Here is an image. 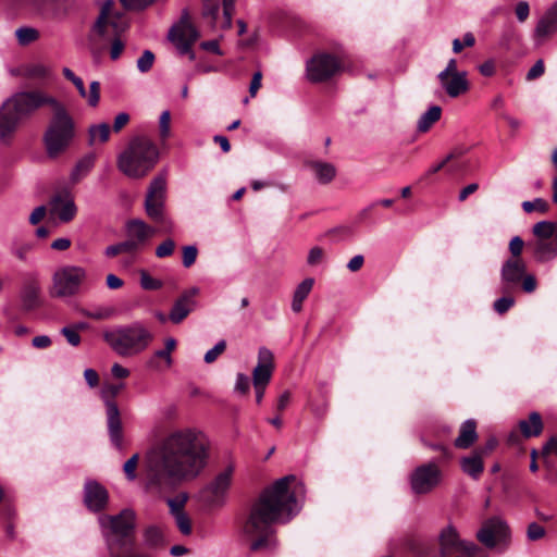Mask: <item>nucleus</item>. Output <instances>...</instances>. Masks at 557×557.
Returning <instances> with one entry per match:
<instances>
[{
  "instance_id": "f257e3e1",
  "label": "nucleus",
  "mask_w": 557,
  "mask_h": 557,
  "mask_svg": "<svg viewBox=\"0 0 557 557\" xmlns=\"http://www.w3.org/2000/svg\"><path fill=\"white\" fill-rule=\"evenodd\" d=\"M207 457L201 433L191 430L173 432L145 456L141 482L146 492L161 495L184 480L196 478L205 468Z\"/></svg>"
},
{
  "instance_id": "f03ea898",
  "label": "nucleus",
  "mask_w": 557,
  "mask_h": 557,
  "mask_svg": "<svg viewBox=\"0 0 557 557\" xmlns=\"http://www.w3.org/2000/svg\"><path fill=\"white\" fill-rule=\"evenodd\" d=\"M45 104L53 113L44 133L42 141L49 158L64 153L75 138V122L64 106L40 91H21L7 99L0 107V138L10 139L20 125Z\"/></svg>"
},
{
  "instance_id": "7ed1b4c3",
  "label": "nucleus",
  "mask_w": 557,
  "mask_h": 557,
  "mask_svg": "<svg viewBox=\"0 0 557 557\" xmlns=\"http://www.w3.org/2000/svg\"><path fill=\"white\" fill-rule=\"evenodd\" d=\"M293 475L276 480L262 490L251 503L242 521V532L249 542V550L258 553L273 550L276 547L274 524L290 520L296 495L290 491Z\"/></svg>"
},
{
  "instance_id": "20e7f679",
  "label": "nucleus",
  "mask_w": 557,
  "mask_h": 557,
  "mask_svg": "<svg viewBox=\"0 0 557 557\" xmlns=\"http://www.w3.org/2000/svg\"><path fill=\"white\" fill-rule=\"evenodd\" d=\"M101 523L109 557H147L136 548L133 510L123 509L117 515L107 516Z\"/></svg>"
},
{
  "instance_id": "39448f33",
  "label": "nucleus",
  "mask_w": 557,
  "mask_h": 557,
  "mask_svg": "<svg viewBox=\"0 0 557 557\" xmlns=\"http://www.w3.org/2000/svg\"><path fill=\"white\" fill-rule=\"evenodd\" d=\"M160 150L157 144L147 136L133 137L116 158V168L126 177L141 180L157 165Z\"/></svg>"
},
{
  "instance_id": "423d86ee",
  "label": "nucleus",
  "mask_w": 557,
  "mask_h": 557,
  "mask_svg": "<svg viewBox=\"0 0 557 557\" xmlns=\"http://www.w3.org/2000/svg\"><path fill=\"white\" fill-rule=\"evenodd\" d=\"M129 20L122 11L114 10L112 0L106 1L92 26V33L101 40L111 41L110 58L117 60L125 47L122 35L128 29Z\"/></svg>"
},
{
  "instance_id": "0eeeda50",
  "label": "nucleus",
  "mask_w": 557,
  "mask_h": 557,
  "mask_svg": "<svg viewBox=\"0 0 557 557\" xmlns=\"http://www.w3.org/2000/svg\"><path fill=\"white\" fill-rule=\"evenodd\" d=\"M103 341L120 356L129 357L144 351L152 342V333L135 322L103 332Z\"/></svg>"
},
{
  "instance_id": "6e6552de",
  "label": "nucleus",
  "mask_w": 557,
  "mask_h": 557,
  "mask_svg": "<svg viewBox=\"0 0 557 557\" xmlns=\"http://www.w3.org/2000/svg\"><path fill=\"white\" fill-rule=\"evenodd\" d=\"M534 239L527 248L536 262L545 263L557 257V222L541 221L533 225Z\"/></svg>"
},
{
  "instance_id": "1a4fd4ad",
  "label": "nucleus",
  "mask_w": 557,
  "mask_h": 557,
  "mask_svg": "<svg viewBox=\"0 0 557 557\" xmlns=\"http://www.w3.org/2000/svg\"><path fill=\"white\" fill-rule=\"evenodd\" d=\"M343 53L315 52L307 62V77L311 83H324L344 70Z\"/></svg>"
},
{
  "instance_id": "9d476101",
  "label": "nucleus",
  "mask_w": 557,
  "mask_h": 557,
  "mask_svg": "<svg viewBox=\"0 0 557 557\" xmlns=\"http://www.w3.org/2000/svg\"><path fill=\"white\" fill-rule=\"evenodd\" d=\"M502 292L510 294L518 285L524 293H533L537 281L533 274L527 273V264L521 258H509L502 267Z\"/></svg>"
},
{
  "instance_id": "9b49d317",
  "label": "nucleus",
  "mask_w": 557,
  "mask_h": 557,
  "mask_svg": "<svg viewBox=\"0 0 557 557\" xmlns=\"http://www.w3.org/2000/svg\"><path fill=\"white\" fill-rule=\"evenodd\" d=\"M199 36V32L190 21L189 10L184 9L180 21L169 32V39L175 44L182 54H187L189 60L194 61L196 54L193 51V45Z\"/></svg>"
},
{
  "instance_id": "f8f14e48",
  "label": "nucleus",
  "mask_w": 557,
  "mask_h": 557,
  "mask_svg": "<svg viewBox=\"0 0 557 557\" xmlns=\"http://www.w3.org/2000/svg\"><path fill=\"white\" fill-rule=\"evenodd\" d=\"M86 276V270L81 267L67 265L61 268L53 275L51 295L53 297H71L76 295Z\"/></svg>"
},
{
  "instance_id": "ddd939ff",
  "label": "nucleus",
  "mask_w": 557,
  "mask_h": 557,
  "mask_svg": "<svg viewBox=\"0 0 557 557\" xmlns=\"http://www.w3.org/2000/svg\"><path fill=\"white\" fill-rule=\"evenodd\" d=\"M235 466L228 463L201 491L202 500L210 507H221L225 503L227 491L231 487Z\"/></svg>"
},
{
  "instance_id": "4468645a",
  "label": "nucleus",
  "mask_w": 557,
  "mask_h": 557,
  "mask_svg": "<svg viewBox=\"0 0 557 557\" xmlns=\"http://www.w3.org/2000/svg\"><path fill=\"white\" fill-rule=\"evenodd\" d=\"M410 486L416 495H425L435 490L443 481V471L433 462L418 466L410 474Z\"/></svg>"
},
{
  "instance_id": "2eb2a0df",
  "label": "nucleus",
  "mask_w": 557,
  "mask_h": 557,
  "mask_svg": "<svg viewBox=\"0 0 557 557\" xmlns=\"http://www.w3.org/2000/svg\"><path fill=\"white\" fill-rule=\"evenodd\" d=\"M478 541L486 548H495L498 545L507 547L510 542V529L499 517H492L482 523L476 533Z\"/></svg>"
},
{
  "instance_id": "dca6fc26",
  "label": "nucleus",
  "mask_w": 557,
  "mask_h": 557,
  "mask_svg": "<svg viewBox=\"0 0 557 557\" xmlns=\"http://www.w3.org/2000/svg\"><path fill=\"white\" fill-rule=\"evenodd\" d=\"M165 197V178L159 175L151 181L145 199V210L147 215L159 224H163L164 222Z\"/></svg>"
},
{
  "instance_id": "f3484780",
  "label": "nucleus",
  "mask_w": 557,
  "mask_h": 557,
  "mask_svg": "<svg viewBox=\"0 0 557 557\" xmlns=\"http://www.w3.org/2000/svg\"><path fill=\"white\" fill-rule=\"evenodd\" d=\"M438 544L441 557H451L457 553L473 555L480 550V546L475 543L462 541L453 525H447L441 531Z\"/></svg>"
},
{
  "instance_id": "a211bd4d",
  "label": "nucleus",
  "mask_w": 557,
  "mask_h": 557,
  "mask_svg": "<svg viewBox=\"0 0 557 557\" xmlns=\"http://www.w3.org/2000/svg\"><path fill=\"white\" fill-rule=\"evenodd\" d=\"M518 428L512 430L508 435V443L510 445H518L522 438L537 437L542 434L544 423L542 416L533 411L527 419H521L518 422Z\"/></svg>"
},
{
  "instance_id": "6ab92c4d",
  "label": "nucleus",
  "mask_w": 557,
  "mask_h": 557,
  "mask_svg": "<svg viewBox=\"0 0 557 557\" xmlns=\"http://www.w3.org/2000/svg\"><path fill=\"white\" fill-rule=\"evenodd\" d=\"M198 287L185 289L174 301L170 312L169 321L173 324H181L195 309Z\"/></svg>"
},
{
  "instance_id": "aec40b11",
  "label": "nucleus",
  "mask_w": 557,
  "mask_h": 557,
  "mask_svg": "<svg viewBox=\"0 0 557 557\" xmlns=\"http://www.w3.org/2000/svg\"><path fill=\"white\" fill-rule=\"evenodd\" d=\"M275 369L274 355L267 347L258 351V362L252 370V384L268 386Z\"/></svg>"
},
{
  "instance_id": "412c9836",
  "label": "nucleus",
  "mask_w": 557,
  "mask_h": 557,
  "mask_svg": "<svg viewBox=\"0 0 557 557\" xmlns=\"http://www.w3.org/2000/svg\"><path fill=\"white\" fill-rule=\"evenodd\" d=\"M107 424L112 444L119 449L122 448L123 424L117 404L113 400H107Z\"/></svg>"
},
{
  "instance_id": "4be33fe9",
  "label": "nucleus",
  "mask_w": 557,
  "mask_h": 557,
  "mask_svg": "<svg viewBox=\"0 0 557 557\" xmlns=\"http://www.w3.org/2000/svg\"><path fill=\"white\" fill-rule=\"evenodd\" d=\"M62 73H63V76L67 81L72 82V84H74L79 96L82 98L87 99V102L90 107L95 108L99 104V101H100V83L99 82H97V81L91 82L89 85V91L87 92L83 79L81 77L76 76L71 69L64 67L62 70Z\"/></svg>"
},
{
  "instance_id": "5701e85b",
  "label": "nucleus",
  "mask_w": 557,
  "mask_h": 557,
  "mask_svg": "<svg viewBox=\"0 0 557 557\" xmlns=\"http://www.w3.org/2000/svg\"><path fill=\"white\" fill-rule=\"evenodd\" d=\"M177 342L173 337H169L164 342V348L156 350L153 355L147 361V366L150 369L161 371L170 368L173 363L172 352L176 349Z\"/></svg>"
},
{
  "instance_id": "b1692460",
  "label": "nucleus",
  "mask_w": 557,
  "mask_h": 557,
  "mask_svg": "<svg viewBox=\"0 0 557 557\" xmlns=\"http://www.w3.org/2000/svg\"><path fill=\"white\" fill-rule=\"evenodd\" d=\"M108 503L107 490L97 482H88L85 485V504L92 511L102 510Z\"/></svg>"
},
{
  "instance_id": "393cba45",
  "label": "nucleus",
  "mask_w": 557,
  "mask_h": 557,
  "mask_svg": "<svg viewBox=\"0 0 557 557\" xmlns=\"http://www.w3.org/2000/svg\"><path fill=\"white\" fill-rule=\"evenodd\" d=\"M557 33V1L554 2L539 20L534 36L546 38Z\"/></svg>"
},
{
  "instance_id": "a878e982",
  "label": "nucleus",
  "mask_w": 557,
  "mask_h": 557,
  "mask_svg": "<svg viewBox=\"0 0 557 557\" xmlns=\"http://www.w3.org/2000/svg\"><path fill=\"white\" fill-rule=\"evenodd\" d=\"M127 237L141 247L154 234V228L141 220L133 219L126 223Z\"/></svg>"
},
{
  "instance_id": "bb28decb",
  "label": "nucleus",
  "mask_w": 557,
  "mask_h": 557,
  "mask_svg": "<svg viewBox=\"0 0 557 557\" xmlns=\"http://www.w3.org/2000/svg\"><path fill=\"white\" fill-rule=\"evenodd\" d=\"M440 82L446 94L451 98H457L470 89V83L467 79L466 72L448 76Z\"/></svg>"
},
{
  "instance_id": "cd10ccee",
  "label": "nucleus",
  "mask_w": 557,
  "mask_h": 557,
  "mask_svg": "<svg viewBox=\"0 0 557 557\" xmlns=\"http://www.w3.org/2000/svg\"><path fill=\"white\" fill-rule=\"evenodd\" d=\"M478 441L476 422L473 419L465 421L459 429V434L454 441L458 449H468Z\"/></svg>"
},
{
  "instance_id": "c85d7f7f",
  "label": "nucleus",
  "mask_w": 557,
  "mask_h": 557,
  "mask_svg": "<svg viewBox=\"0 0 557 557\" xmlns=\"http://www.w3.org/2000/svg\"><path fill=\"white\" fill-rule=\"evenodd\" d=\"M483 459L484 458L473 449L469 455L461 457L460 468L463 473L473 480H479L484 471Z\"/></svg>"
},
{
  "instance_id": "c756f323",
  "label": "nucleus",
  "mask_w": 557,
  "mask_h": 557,
  "mask_svg": "<svg viewBox=\"0 0 557 557\" xmlns=\"http://www.w3.org/2000/svg\"><path fill=\"white\" fill-rule=\"evenodd\" d=\"M51 212L58 214L62 222H70L76 214V206L73 201H63L61 196H55L51 201Z\"/></svg>"
},
{
  "instance_id": "7c9ffc66",
  "label": "nucleus",
  "mask_w": 557,
  "mask_h": 557,
  "mask_svg": "<svg viewBox=\"0 0 557 557\" xmlns=\"http://www.w3.org/2000/svg\"><path fill=\"white\" fill-rule=\"evenodd\" d=\"M308 166L321 184H329L336 175V169L332 163L323 161H310Z\"/></svg>"
},
{
  "instance_id": "2f4dec72",
  "label": "nucleus",
  "mask_w": 557,
  "mask_h": 557,
  "mask_svg": "<svg viewBox=\"0 0 557 557\" xmlns=\"http://www.w3.org/2000/svg\"><path fill=\"white\" fill-rule=\"evenodd\" d=\"M313 285L314 278L307 277L296 287L292 301V310L294 312H300L302 310V302L310 294Z\"/></svg>"
},
{
  "instance_id": "473e14b6",
  "label": "nucleus",
  "mask_w": 557,
  "mask_h": 557,
  "mask_svg": "<svg viewBox=\"0 0 557 557\" xmlns=\"http://www.w3.org/2000/svg\"><path fill=\"white\" fill-rule=\"evenodd\" d=\"M111 127L107 123L94 124L88 128V145L104 144L110 139Z\"/></svg>"
},
{
  "instance_id": "72a5a7b5",
  "label": "nucleus",
  "mask_w": 557,
  "mask_h": 557,
  "mask_svg": "<svg viewBox=\"0 0 557 557\" xmlns=\"http://www.w3.org/2000/svg\"><path fill=\"white\" fill-rule=\"evenodd\" d=\"M442 109L438 106H432L425 113L421 115L418 121L417 129L420 133H426L430 128L440 121Z\"/></svg>"
},
{
  "instance_id": "f704fd0d",
  "label": "nucleus",
  "mask_w": 557,
  "mask_h": 557,
  "mask_svg": "<svg viewBox=\"0 0 557 557\" xmlns=\"http://www.w3.org/2000/svg\"><path fill=\"white\" fill-rule=\"evenodd\" d=\"M23 308L26 311L34 310L39 306V287L36 283L25 285L22 293Z\"/></svg>"
},
{
  "instance_id": "c9c22d12",
  "label": "nucleus",
  "mask_w": 557,
  "mask_h": 557,
  "mask_svg": "<svg viewBox=\"0 0 557 557\" xmlns=\"http://www.w3.org/2000/svg\"><path fill=\"white\" fill-rule=\"evenodd\" d=\"M96 156L94 153H88L84 156L75 165L71 178L74 183L79 182L92 168L95 164Z\"/></svg>"
},
{
  "instance_id": "e433bc0d",
  "label": "nucleus",
  "mask_w": 557,
  "mask_h": 557,
  "mask_svg": "<svg viewBox=\"0 0 557 557\" xmlns=\"http://www.w3.org/2000/svg\"><path fill=\"white\" fill-rule=\"evenodd\" d=\"M201 2L202 17L208 22L210 27H215L220 11V0H201Z\"/></svg>"
},
{
  "instance_id": "4c0bfd02",
  "label": "nucleus",
  "mask_w": 557,
  "mask_h": 557,
  "mask_svg": "<svg viewBox=\"0 0 557 557\" xmlns=\"http://www.w3.org/2000/svg\"><path fill=\"white\" fill-rule=\"evenodd\" d=\"M66 2V0H33L39 11L53 15L63 10Z\"/></svg>"
},
{
  "instance_id": "58836bf2",
  "label": "nucleus",
  "mask_w": 557,
  "mask_h": 557,
  "mask_svg": "<svg viewBox=\"0 0 557 557\" xmlns=\"http://www.w3.org/2000/svg\"><path fill=\"white\" fill-rule=\"evenodd\" d=\"M145 541L149 547L158 548L164 545L162 532L154 525L148 527L145 530Z\"/></svg>"
},
{
  "instance_id": "ea45409f",
  "label": "nucleus",
  "mask_w": 557,
  "mask_h": 557,
  "mask_svg": "<svg viewBox=\"0 0 557 557\" xmlns=\"http://www.w3.org/2000/svg\"><path fill=\"white\" fill-rule=\"evenodd\" d=\"M17 41L22 46H27L39 38V32L33 27H21L15 32Z\"/></svg>"
},
{
  "instance_id": "a19ab883",
  "label": "nucleus",
  "mask_w": 557,
  "mask_h": 557,
  "mask_svg": "<svg viewBox=\"0 0 557 557\" xmlns=\"http://www.w3.org/2000/svg\"><path fill=\"white\" fill-rule=\"evenodd\" d=\"M236 0H222L223 7V18L221 22V28L228 29L232 26V18L235 12Z\"/></svg>"
},
{
  "instance_id": "79ce46f5",
  "label": "nucleus",
  "mask_w": 557,
  "mask_h": 557,
  "mask_svg": "<svg viewBox=\"0 0 557 557\" xmlns=\"http://www.w3.org/2000/svg\"><path fill=\"white\" fill-rule=\"evenodd\" d=\"M154 61H156L154 53L150 50H145L143 52V54L137 60V63H136L137 70L144 74L148 73L152 69Z\"/></svg>"
},
{
  "instance_id": "37998d69",
  "label": "nucleus",
  "mask_w": 557,
  "mask_h": 557,
  "mask_svg": "<svg viewBox=\"0 0 557 557\" xmlns=\"http://www.w3.org/2000/svg\"><path fill=\"white\" fill-rule=\"evenodd\" d=\"M188 500V495L186 493H181L173 498L168 499V505L170 507V512L172 516L185 512L184 508Z\"/></svg>"
},
{
  "instance_id": "c03bdc74",
  "label": "nucleus",
  "mask_w": 557,
  "mask_h": 557,
  "mask_svg": "<svg viewBox=\"0 0 557 557\" xmlns=\"http://www.w3.org/2000/svg\"><path fill=\"white\" fill-rule=\"evenodd\" d=\"M140 286L145 290H158L163 286L162 281L152 277L146 270L140 271Z\"/></svg>"
},
{
  "instance_id": "a18cd8bd",
  "label": "nucleus",
  "mask_w": 557,
  "mask_h": 557,
  "mask_svg": "<svg viewBox=\"0 0 557 557\" xmlns=\"http://www.w3.org/2000/svg\"><path fill=\"white\" fill-rule=\"evenodd\" d=\"M522 209L527 213H531L533 211L546 213L549 210V203L543 198H536L533 201H523Z\"/></svg>"
},
{
  "instance_id": "49530a36",
  "label": "nucleus",
  "mask_w": 557,
  "mask_h": 557,
  "mask_svg": "<svg viewBox=\"0 0 557 557\" xmlns=\"http://www.w3.org/2000/svg\"><path fill=\"white\" fill-rule=\"evenodd\" d=\"M171 135V113L163 111L159 121V136L161 141H165Z\"/></svg>"
},
{
  "instance_id": "de8ad7c7",
  "label": "nucleus",
  "mask_w": 557,
  "mask_h": 557,
  "mask_svg": "<svg viewBox=\"0 0 557 557\" xmlns=\"http://www.w3.org/2000/svg\"><path fill=\"white\" fill-rule=\"evenodd\" d=\"M453 152H456L457 153V158L451 160L448 164H447V171L449 173H453V174H457V173H461L463 171H466V169L468 168V163L467 161H465L461 157L463 154V151L462 150H459V149H455Z\"/></svg>"
},
{
  "instance_id": "09e8293b",
  "label": "nucleus",
  "mask_w": 557,
  "mask_h": 557,
  "mask_svg": "<svg viewBox=\"0 0 557 557\" xmlns=\"http://www.w3.org/2000/svg\"><path fill=\"white\" fill-rule=\"evenodd\" d=\"M81 313L84 317L89 318V319L107 320V319H110L114 314V309L113 308H108V307L107 308H100V309H97L95 311L87 310V309H82Z\"/></svg>"
},
{
  "instance_id": "8fccbe9b",
  "label": "nucleus",
  "mask_w": 557,
  "mask_h": 557,
  "mask_svg": "<svg viewBox=\"0 0 557 557\" xmlns=\"http://www.w3.org/2000/svg\"><path fill=\"white\" fill-rule=\"evenodd\" d=\"M139 463V455L134 454L123 466L124 473L129 481L137 478V467Z\"/></svg>"
},
{
  "instance_id": "3c124183",
  "label": "nucleus",
  "mask_w": 557,
  "mask_h": 557,
  "mask_svg": "<svg viewBox=\"0 0 557 557\" xmlns=\"http://www.w3.org/2000/svg\"><path fill=\"white\" fill-rule=\"evenodd\" d=\"M513 305L515 298L510 295H505L494 301L493 308L498 314L503 315L508 312Z\"/></svg>"
},
{
  "instance_id": "603ef678",
  "label": "nucleus",
  "mask_w": 557,
  "mask_h": 557,
  "mask_svg": "<svg viewBox=\"0 0 557 557\" xmlns=\"http://www.w3.org/2000/svg\"><path fill=\"white\" fill-rule=\"evenodd\" d=\"M226 349V342L221 339L213 348L205 354L203 360L206 363H213Z\"/></svg>"
},
{
  "instance_id": "864d4df0",
  "label": "nucleus",
  "mask_w": 557,
  "mask_h": 557,
  "mask_svg": "<svg viewBox=\"0 0 557 557\" xmlns=\"http://www.w3.org/2000/svg\"><path fill=\"white\" fill-rule=\"evenodd\" d=\"M173 517L181 533L184 535H189L191 533L193 528L191 520L188 517V515L186 512H182L174 515Z\"/></svg>"
},
{
  "instance_id": "5fc2aeb1",
  "label": "nucleus",
  "mask_w": 557,
  "mask_h": 557,
  "mask_svg": "<svg viewBox=\"0 0 557 557\" xmlns=\"http://www.w3.org/2000/svg\"><path fill=\"white\" fill-rule=\"evenodd\" d=\"M475 44V37L472 33H466L462 40L456 38L453 40L454 53H460L465 47H473Z\"/></svg>"
},
{
  "instance_id": "6e6d98bb",
  "label": "nucleus",
  "mask_w": 557,
  "mask_h": 557,
  "mask_svg": "<svg viewBox=\"0 0 557 557\" xmlns=\"http://www.w3.org/2000/svg\"><path fill=\"white\" fill-rule=\"evenodd\" d=\"M157 0H120L123 8L125 10H131V11L144 10V9L148 8L149 5H151L152 3H154Z\"/></svg>"
},
{
  "instance_id": "4d7b16f0",
  "label": "nucleus",
  "mask_w": 557,
  "mask_h": 557,
  "mask_svg": "<svg viewBox=\"0 0 557 557\" xmlns=\"http://www.w3.org/2000/svg\"><path fill=\"white\" fill-rule=\"evenodd\" d=\"M546 534L545 529L536 522H532L527 528V537L529 541L542 540Z\"/></svg>"
},
{
  "instance_id": "13d9d810",
  "label": "nucleus",
  "mask_w": 557,
  "mask_h": 557,
  "mask_svg": "<svg viewBox=\"0 0 557 557\" xmlns=\"http://www.w3.org/2000/svg\"><path fill=\"white\" fill-rule=\"evenodd\" d=\"M175 249V242L173 239H165L156 248V256L158 258L170 257Z\"/></svg>"
},
{
  "instance_id": "bf43d9fd",
  "label": "nucleus",
  "mask_w": 557,
  "mask_h": 557,
  "mask_svg": "<svg viewBox=\"0 0 557 557\" xmlns=\"http://www.w3.org/2000/svg\"><path fill=\"white\" fill-rule=\"evenodd\" d=\"M198 249L196 246H184L183 247V265L190 268L197 259Z\"/></svg>"
},
{
  "instance_id": "052dcab7",
  "label": "nucleus",
  "mask_w": 557,
  "mask_h": 557,
  "mask_svg": "<svg viewBox=\"0 0 557 557\" xmlns=\"http://www.w3.org/2000/svg\"><path fill=\"white\" fill-rule=\"evenodd\" d=\"M61 334L66 338L67 343L74 347L78 346L82 342L79 333L71 326H64L61 330Z\"/></svg>"
},
{
  "instance_id": "680f3d73",
  "label": "nucleus",
  "mask_w": 557,
  "mask_h": 557,
  "mask_svg": "<svg viewBox=\"0 0 557 557\" xmlns=\"http://www.w3.org/2000/svg\"><path fill=\"white\" fill-rule=\"evenodd\" d=\"M545 73V65L542 59L537 60L527 73L525 79L531 82L537 79Z\"/></svg>"
},
{
  "instance_id": "e2e57ef3",
  "label": "nucleus",
  "mask_w": 557,
  "mask_h": 557,
  "mask_svg": "<svg viewBox=\"0 0 557 557\" xmlns=\"http://www.w3.org/2000/svg\"><path fill=\"white\" fill-rule=\"evenodd\" d=\"M524 247V242L520 236H515L509 243L510 258H521V253Z\"/></svg>"
},
{
  "instance_id": "0e129e2a",
  "label": "nucleus",
  "mask_w": 557,
  "mask_h": 557,
  "mask_svg": "<svg viewBox=\"0 0 557 557\" xmlns=\"http://www.w3.org/2000/svg\"><path fill=\"white\" fill-rule=\"evenodd\" d=\"M124 388V384H108L103 388V397L107 400H113L117 397V395L121 393V391Z\"/></svg>"
},
{
  "instance_id": "69168bd1",
  "label": "nucleus",
  "mask_w": 557,
  "mask_h": 557,
  "mask_svg": "<svg viewBox=\"0 0 557 557\" xmlns=\"http://www.w3.org/2000/svg\"><path fill=\"white\" fill-rule=\"evenodd\" d=\"M235 389L240 394H248L250 389V380L244 373H238L236 376Z\"/></svg>"
},
{
  "instance_id": "338daca9",
  "label": "nucleus",
  "mask_w": 557,
  "mask_h": 557,
  "mask_svg": "<svg viewBox=\"0 0 557 557\" xmlns=\"http://www.w3.org/2000/svg\"><path fill=\"white\" fill-rule=\"evenodd\" d=\"M131 116L126 112H121L114 117L112 131L114 133H120L128 123Z\"/></svg>"
},
{
  "instance_id": "774afa93",
  "label": "nucleus",
  "mask_w": 557,
  "mask_h": 557,
  "mask_svg": "<svg viewBox=\"0 0 557 557\" xmlns=\"http://www.w3.org/2000/svg\"><path fill=\"white\" fill-rule=\"evenodd\" d=\"M516 16L519 22L523 23L528 20L530 14V5L525 1H520L517 3L515 9Z\"/></svg>"
}]
</instances>
